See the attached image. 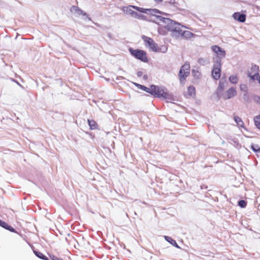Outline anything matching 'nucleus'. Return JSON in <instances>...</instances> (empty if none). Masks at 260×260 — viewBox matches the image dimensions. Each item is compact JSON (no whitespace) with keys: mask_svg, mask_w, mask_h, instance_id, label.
Masks as SVG:
<instances>
[{"mask_svg":"<svg viewBox=\"0 0 260 260\" xmlns=\"http://www.w3.org/2000/svg\"><path fill=\"white\" fill-rule=\"evenodd\" d=\"M157 14H156L155 16L157 20L164 24L167 30L171 32L172 37L176 39H189L194 36L193 33L188 30H183L182 28L185 26L182 25L180 23Z\"/></svg>","mask_w":260,"mask_h":260,"instance_id":"1","label":"nucleus"},{"mask_svg":"<svg viewBox=\"0 0 260 260\" xmlns=\"http://www.w3.org/2000/svg\"><path fill=\"white\" fill-rule=\"evenodd\" d=\"M133 9L139 11L140 12L145 13L147 14H151L153 16H156V14H163L165 15H167L166 13H164L162 12L159 11L156 9H145L143 8H140L136 6L129 5L127 7H123L121 8L122 11L127 15H132L133 12V10L131 9Z\"/></svg>","mask_w":260,"mask_h":260,"instance_id":"2","label":"nucleus"},{"mask_svg":"<svg viewBox=\"0 0 260 260\" xmlns=\"http://www.w3.org/2000/svg\"><path fill=\"white\" fill-rule=\"evenodd\" d=\"M151 95L157 98H167L169 96V93L165 87L152 85Z\"/></svg>","mask_w":260,"mask_h":260,"instance_id":"3","label":"nucleus"},{"mask_svg":"<svg viewBox=\"0 0 260 260\" xmlns=\"http://www.w3.org/2000/svg\"><path fill=\"white\" fill-rule=\"evenodd\" d=\"M190 74V65L188 63H185L181 68L179 73V77L180 81L183 83L186 80V78Z\"/></svg>","mask_w":260,"mask_h":260,"instance_id":"4","label":"nucleus"},{"mask_svg":"<svg viewBox=\"0 0 260 260\" xmlns=\"http://www.w3.org/2000/svg\"><path fill=\"white\" fill-rule=\"evenodd\" d=\"M221 61L220 59H216L212 71V77L213 79L218 80L221 76Z\"/></svg>","mask_w":260,"mask_h":260,"instance_id":"5","label":"nucleus"},{"mask_svg":"<svg viewBox=\"0 0 260 260\" xmlns=\"http://www.w3.org/2000/svg\"><path fill=\"white\" fill-rule=\"evenodd\" d=\"M143 40L145 43V46L149 47L152 51L154 52H158L160 50L158 45L154 42L151 38L143 36Z\"/></svg>","mask_w":260,"mask_h":260,"instance_id":"6","label":"nucleus"},{"mask_svg":"<svg viewBox=\"0 0 260 260\" xmlns=\"http://www.w3.org/2000/svg\"><path fill=\"white\" fill-rule=\"evenodd\" d=\"M129 51L132 55L137 59H139L144 62H147L148 61L146 54L144 51L140 50H133L131 48L129 49Z\"/></svg>","mask_w":260,"mask_h":260,"instance_id":"7","label":"nucleus"},{"mask_svg":"<svg viewBox=\"0 0 260 260\" xmlns=\"http://www.w3.org/2000/svg\"><path fill=\"white\" fill-rule=\"evenodd\" d=\"M70 11L71 13L76 17H80L82 16L85 17L86 18H88L89 20H91L90 18L88 17V15L85 12L80 9L78 7L73 6L71 8Z\"/></svg>","mask_w":260,"mask_h":260,"instance_id":"8","label":"nucleus"},{"mask_svg":"<svg viewBox=\"0 0 260 260\" xmlns=\"http://www.w3.org/2000/svg\"><path fill=\"white\" fill-rule=\"evenodd\" d=\"M258 70L259 68L257 66L252 65L250 71H248V76L253 80L257 79L258 77Z\"/></svg>","mask_w":260,"mask_h":260,"instance_id":"9","label":"nucleus"},{"mask_svg":"<svg viewBox=\"0 0 260 260\" xmlns=\"http://www.w3.org/2000/svg\"><path fill=\"white\" fill-rule=\"evenodd\" d=\"M212 51L216 54L217 56L216 59H220L225 57V51L217 45H214L212 47Z\"/></svg>","mask_w":260,"mask_h":260,"instance_id":"10","label":"nucleus"},{"mask_svg":"<svg viewBox=\"0 0 260 260\" xmlns=\"http://www.w3.org/2000/svg\"><path fill=\"white\" fill-rule=\"evenodd\" d=\"M233 17L234 19L240 22H244L246 20V15L244 14H240L239 12H236L233 14Z\"/></svg>","mask_w":260,"mask_h":260,"instance_id":"11","label":"nucleus"},{"mask_svg":"<svg viewBox=\"0 0 260 260\" xmlns=\"http://www.w3.org/2000/svg\"><path fill=\"white\" fill-rule=\"evenodd\" d=\"M0 226L4 228V229L8 230L12 232L15 233V230L11 225H9L6 222L0 220Z\"/></svg>","mask_w":260,"mask_h":260,"instance_id":"12","label":"nucleus"},{"mask_svg":"<svg viewBox=\"0 0 260 260\" xmlns=\"http://www.w3.org/2000/svg\"><path fill=\"white\" fill-rule=\"evenodd\" d=\"M168 30L167 28L165 26V25L163 23H161L159 25V26L158 28V32L159 35L165 36L167 34V32Z\"/></svg>","mask_w":260,"mask_h":260,"instance_id":"13","label":"nucleus"},{"mask_svg":"<svg viewBox=\"0 0 260 260\" xmlns=\"http://www.w3.org/2000/svg\"><path fill=\"white\" fill-rule=\"evenodd\" d=\"M87 121L91 130H94L98 128V125L95 120L88 119Z\"/></svg>","mask_w":260,"mask_h":260,"instance_id":"14","label":"nucleus"},{"mask_svg":"<svg viewBox=\"0 0 260 260\" xmlns=\"http://www.w3.org/2000/svg\"><path fill=\"white\" fill-rule=\"evenodd\" d=\"M187 95L194 96L196 95V88L193 86H189L187 89Z\"/></svg>","mask_w":260,"mask_h":260,"instance_id":"15","label":"nucleus"},{"mask_svg":"<svg viewBox=\"0 0 260 260\" xmlns=\"http://www.w3.org/2000/svg\"><path fill=\"white\" fill-rule=\"evenodd\" d=\"M137 86L139 87L141 89L151 94L152 90V85H151L149 87H145L144 85L137 84Z\"/></svg>","mask_w":260,"mask_h":260,"instance_id":"16","label":"nucleus"},{"mask_svg":"<svg viewBox=\"0 0 260 260\" xmlns=\"http://www.w3.org/2000/svg\"><path fill=\"white\" fill-rule=\"evenodd\" d=\"M234 120L238 126L242 127H244V123L240 117L238 116H234Z\"/></svg>","mask_w":260,"mask_h":260,"instance_id":"17","label":"nucleus"},{"mask_svg":"<svg viewBox=\"0 0 260 260\" xmlns=\"http://www.w3.org/2000/svg\"><path fill=\"white\" fill-rule=\"evenodd\" d=\"M253 120L256 128L260 129V114L255 116Z\"/></svg>","mask_w":260,"mask_h":260,"instance_id":"18","label":"nucleus"},{"mask_svg":"<svg viewBox=\"0 0 260 260\" xmlns=\"http://www.w3.org/2000/svg\"><path fill=\"white\" fill-rule=\"evenodd\" d=\"M192 74L194 79L199 80L201 79L202 75L201 73L198 71L193 70L192 71Z\"/></svg>","mask_w":260,"mask_h":260,"instance_id":"19","label":"nucleus"},{"mask_svg":"<svg viewBox=\"0 0 260 260\" xmlns=\"http://www.w3.org/2000/svg\"><path fill=\"white\" fill-rule=\"evenodd\" d=\"M34 252L35 255L40 258L44 260H49L48 258L46 256L44 255L42 252L37 251H34Z\"/></svg>","mask_w":260,"mask_h":260,"instance_id":"20","label":"nucleus"},{"mask_svg":"<svg viewBox=\"0 0 260 260\" xmlns=\"http://www.w3.org/2000/svg\"><path fill=\"white\" fill-rule=\"evenodd\" d=\"M236 95V91L234 88H231L228 91V98H232Z\"/></svg>","mask_w":260,"mask_h":260,"instance_id":"21","label":"nucleus"},{"mask_svg":"<svg viewBox=\"0 0 260 260\" xmlns=\"http://www.w3.org/2000/svg\"><path fill=\"white\" fill-rule=\"evenodd\" d=\"M229 81L232 84H236L238 81V77L236 75H232L229 77Z\"/></svg>","mask_w":260,"mask_h":260,"instance_id":"22","label":"nucleus"},{"mask_svg":"<svg viewBox=\"0 0 260 260\" xmlns=\"http://www.w3.org/2000/svg\"><path fill=\"white\" fill-rule=\"evenodd\" d=\"M226 81H220L219 83V85L218 87V90L222 91L225 87V85L226 84Z\"/></svg>","mask_w":260,"mask_h":260,"instance_id":"23","label":"nucleus"},{"mask_svg":"<svg viewBox=\"0 0 260 260\" xmlns=\"http://www.w3.org/2000/svg\"><path fill=\"white\" fill-rule=\"evenodd\" d=\"M198 63L202 66H205L209 63V61L204 58H200L198 60Z\"/></svg>","mask_w":260,"mask_h":260,"instance_id":"24","label":"nucleus"},{"mask_svg":"<svg viewBox=\"0 0 260 260\" xmlns=\"http://www.w3.org/2000/svg\"><path fill=\"white\" fill-rule=\"evenodd\" d=\"M133 17L139 19H143L144 16L142 15L139 14L137 12L133 11L132 15H131Z\"/></svg>","mask_w":260,"mask_h":260,"instance_id":"25","label":"nucleus"},{"mask_svg":"<svg viewBox=\"0 0 260 260\" xmlns=\"http://www.w3.org/2000/svg\"><path fill=\"white\" fill-rule=\"evenodd\" d=\"M251 148L252 149V150L255 152H260V147L257 144H252L251 146Z\"/></svg>","mask_w":260,"mask_h":260,"instance_id":"26","label":"nucleus"},{"mask_svg":"<svg viewBox=\"0 0 260 260\" xmlns=\"http://www.w3.org/2000/svg\"><path fill=\"white\" fill-rule=\"evenodd\" d=\"M165 239L167 241L169 242L173 245H177L176 242L175 240H173L172 238L166 236Z\"/></svg>","mask_w":260,"mask_h":260,"instance_id":"27","label":"nucleus"},{"mask_svg":"<svg viewBox=\"0 0 260 260\" xmlns=\"http://www.w3.org/2000/svg\"><path fill=\"white\" fill-rule=\"evenodd\" d=\"M238 205L242 208H245L247 205V203L244 200H240L238 202Z\"/></svg>","mask_w":260,"mask_h":260,"instance_id":"28","label":"nucleus"},{"mask_svg":"<svg viewBox=\"0 0 260 260\" xmlns=\"http://www.w3.org/2000/svg\"><path fill=\"white\" fill-rule=\"evenodd\" d=\"M50 257L52 260H63L62 258H59L54 255H50Z\"/></svg>","mask_w":260,"mask_h":260,"instance_id":"29","label":"nucleus"},{"mask_svg":"<svg viewBox=\"0 0 260 260\" xmlns=\"http://www.w3.org/2000/svg\"><path fill=\"white\" fill-rule=\"evenodd\" d=\"M246 88H247L246 86L245 85H244V84L240 85V88L242 90H246Z\"/></svg>","mask_w":260,"mask_h":260,"instance_id":"30","label":"nucleus"},{"mask_svg":"<svg viewBox=\"0 0 260 260\" xmlns=\"http://www.w3.org/2000/svg\"><path fill=\"white\" fill-rule=\"evenodd\" d=\"M137 76L140 77L143 75V73H142V72L139 71V72H137Z\"/></svg>","mask_w":260,"mask_h":260,"instance_id":"31","label":"nucleus"},{"mask_svg":"<svg viewBox=\"0 0 260 260\" xmlns=\"http://www.w3.org/2000/svg\"><path fill=\"white\" fill-rule=\"evenodd\" d=\"M164 0H154V2L156 3H160L161 2H162Z\"/></svg>","mask_w":260,"mask_h":260,"instance_id":"32","label":"nucleus"},{"mask_svg":"<svg viewBox=\"0 0 260 260\" xmlns=\"http://www.w3.org/2000/svg\"><path fill=\"white\" fill-rule=\"evenodd\" d=\"M143 79H144V80H146V79H147V76L146 75H144V76H143Z\"/></svg>","mask_w":260,"mask_h":260,"instance_id":"33","label":"nucleus"},{"mask_svg":"<svg viewBox=\"0 0 260 260\" xmlns=\"http://www.w3.org/2000/svg\"><path fill=\"white\" fill-rule=\"evenodd\" d=\"M257 80L258 81V82L260 83V76H258V79Z\"/></svg>","mask_w":260,"mask_h":260,"instance_id":"34","label":"nucleus"}]
</instances>
